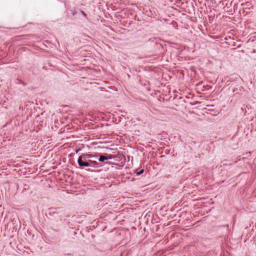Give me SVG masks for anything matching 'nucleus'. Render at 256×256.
<instances>
[{"mask_svg": "<svg viewBox=\"0 0 256 256\" xmlns=\"http://www.w3.org/2000/svg\"><path fill=\"white\" fill-rule=\"evenodd\" d=\"M49 212L48 214L51 218L54 220L61 219L62 216L63 214L62 211L60 208H48Z\"/></svg>", "mask_w": 256, "mask_h": 256, "instance_id": "f257e3e1", "label": "nucleus"}, {"mask_svg": "<svg viewBox=\"0 0 256 256\" xmlns=\"http://www.w3.org/2000/svg\"><path fill=\"white\" fill-rule=\"evenodd\" d=\"M78 166L81 168L89 167V164L88 163V160H84L82 157L80 156L78 160Z\"/></svg>", "mask_w": 256, "mask_h": 256, "instance_id": "f03ea898", "label": "nucleus"}, {"mask_svg": "<svg viewBox=\"0 0 256 256\" xmlns=\"http://www.w3.org/2000/svg\"><path fill=\"white\" fill-rule=\"evenodd\" d=\"M81 157H82L84 160H89L90 158H92L93 156L98 157L97 156L92 155V154H82L80 156Z\"/></svg>", "mask_w": 256, "mask_h": 256, "instance_id": "7ed1b4c3", "label": "nucleus"}, {"mask_svg": "<svg viewBox=\"0 0 256 256\" xmlns=\"http://www.w3.org/2000/svg\"><path fill=\"white\" fill-rule=\"evenodd\" d=\"M88 163L89 164V167H96L98 165V162L96 160H88Z\"/></svg>", "mask_w": 256, "mask_h": 256, "instance_id": "20e7f679", "label": "nucleus"}, {"mask_svg": "<svg viewBox=\"0 0 256 256\" xmlns=\"http://www.w3.org/2000/svg\"><path fill=\"white\" fill-rule=\"evenodd\" d=\"M108 158L103 155H100L99 157L98 160L101 162H104L106 160H108Z\"/></svg>", "mask_w": 256, "mask_h": 256, "instance_id": "39448f33", "label": "nucleus"}, {"mask_svg": "<svg viewBox=\"0 0 256 256\" xmlns=\"http://www.w3.org/2000/svg\"><path fill=\"white\" fill-rule=\"evenodd\" d=\"M134 172L137 176H140L144 172V170L141 169L140 170H134Z\"/></svg>", "mask_w": 256, "mask_h": 256, "instance_id": "423d86ee", "label": "nucleus"}, {"mask_svg": "<svg viewBox=\"0 0 256 256\" xmlns=\"http://www.w3.org/2000/svg\"><path fill=\"white\" fill-rule=\"evenodd\" d=\"M16 81V82L18 84H22L24 86H26V83L20 80L18 78H17Z\"/></svg>", "mask_w": 256, "mask_h": 256, "instance_id": "0eeeda50", "label": "nucleus"}, {"mask_svg": "<svg viewBox=\"0 0 256 256\" xmlns=\"http://www.w3.org/2000/svg\"><path fill=\"white\" fill-rule=\"evenodd\" d=\"M80 12L84 16H86V14L82 10H80Z\"/></svg>", "mask_w": 256, "mask_h": 256, "instance_id": "6e6552de", "label": "nucleus"}, {"mask_svg": "<svg viewBox=\"0 0 256 256\" xmlns=\"http://www.w3.org/2000/svg\"><path fill=\"white\" fill-rule=\"evenodd\" d=\"M155 40H156L155 38H154L153 40L149 39L148 41H151L152 42H154Z\"/></svg>", "mask_w": 256, "mask_h": 256, "instance_id": "1a4fd4ad", "label": "nucleus"}, {"mask_svg": "<svg viewBox=\"0 0 256 256\" xmlns=\"http://www.w3.org/2000/svg\"><path fill=\"white\" fill-rule=\"evenodd\" d=\"M155 44H157V45H158V44L160 45V44H158L156 42H155Z\"/></svg>", "mask_w": 256, "mask_h": 256, "instance_id": "9d476101", "label": "nucleus"}, {"mask_svg": "<svg viewBox=\"0 0 256 256\" xmlns=\"http://www.w3.org/2000/svg\"><path fill=\"white\" fill-rule=\"evenodd\" d=\"M94 158H97L98 157H96V156H93Z\"/></svg>", "mask_w": 256, "mask_h": 256, "instance_id": "9b49d317", "label": "nucleus"}]
</instances>
